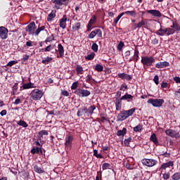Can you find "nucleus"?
Returning a JSON list of instances; mask_svg holds the SVG:
<instances>
[{
	"instance_id": "f257e3e1",
	"label": "nucleus",
	"mask_w": 180,
	"mask_h": 180,
	"mask_svg": "<svg viewBox=\"0 0 180 180\" xmlns=\"http://www.w3.org/2000/svg\"><path fill=\"white\" fill-rule=\"evenodd\" d=\"M96 109V106L95 105H91L89 108L84 105L82 108H79L77 115L79 117L81 116H86V117H90L94 115V110Z\"/></svg>"
},
{
	"instance_id": "f03ea898",
	"label": "nucleus",
	"mask_w": 180,
	"mask_h": 180,
	"mask_svg": "<svg viewBox=\"0 0 180 180\" xmlns=\"http://www.w3.org/2000/svg\"><path fill=\"white\" fill-rule=\"evenodd\" d=\"M134 112H136V108H132L128 110H123L117 115V120L119 122H123V120H126L130 116H133Z\"/></svg>"
},
{
	"instance_id": "7ed1b4c3",
	"label": "nucleus",
	"mask_w": 180,
	"mask_h": 180,
	"mask_svg": "<svg viewBox=\"0 0 180 180\" xmlns=\"http://www.w3.org/2000/svg\"><path fill=\"white\" fill-rule=\"evenodd\" d=\"M175 33V30L170 27H165L162 25H160V28L155 32V34L158 36H171Z\"/></svg>"
},
{
	"instance_id": "20e7f679",
	"label": "nucleus",
	"mask_w": 180,
	"mask_h": 180,
	"mask_svg": "<svg viewBox=\"0 0 180 180\" xmlns=\"http://www.w3.org/2000/svg\"><path fill=\"white\" fill-rule=\"evenodd\" d=\"M141 63L143 64V68H146V67H151L155 63V59L153 56H142Z\"/></svg>"
},
{
	"instance_id": "39448f33",
	"label": "nucleus",
	"mask_w": 180,
	"mask_h": 180,
	"mask_svg": "<svg viewBox=\"0 0 180 180\" xmlns=\"http://www.w3.org/2000/svg\"><path fill=\"white\" fill-rule=\"evenodd\" d=\"M43 95H44V94L41 90L35 89L31 91L30 98L32 101H40V99L43 98Z\"/></svg>"
},
{
	"instance_id": "423d86ee",
	"label": "nucleus",
	"mask_w": 180,
	"mask_h": 180,
	"mask_svg": "<svg viewBox=\"0 0 180 180\" xmlns=\"http://www.w3.org/2000/svg\"><path fill=\"white\" fill-rule=\"evenodd\" d=\"M148 103H150L154 108H161L164 104V99L162 98H150L148 100Z\"/></svg>"
},
{
	"instance_id": "0eeeda50",
	"label": "nucleus",
	"mask_w": 180,
	"mask_h": 180,
	"mask_svg": "<svg viewBox=\"0 0 180 180\" xmlns=\"http://www.w3.org/2000/svg\"><path fill=\"white\" fill-rule=\"evenodd\" d=\"M74 94H75V95H78L79 98H87V96L91 95V91L84 89H79L75 90Z\"/></svg>"
},
{
	"instance_id": "6e6552de",
	"label": "nucleus",
	"mask_w": 180,
	"mask_h": 180,
	"mask_svg": "<svg viewBox=\"0 0 180 180\" xmlns=\"http://www.w3.org/2000/svg\"><path fill=\"white\" fill-rule=\"evenodd\" d=\"M141 162L143 165H145V167H154L158 164V161H157L155 159H147L144 158L141 160Z\"/></svg>"
},
{
	"instance_id": "1a4fd4ad",
	"label": "nucleus",
	"mask_w": 180,
	"mask_h": 180,
	"mask_svg": "<svg viewBox=\"0 0 180 180\" xmlns=\"http://www.w3.org/2000/svg\"><path fill=\"white\" fill-rule=\"evenodd\" d=\"M171 167H174V161H169L166 163L162 164L159 171L161 172V174H162V172H167V169H170Z\"/></svg>"
},
{
	"instance_id": "9d476101",
	"label": "nucleus",
	"mask_w": 180,
	"mask_h": 180,
	"mask_svg": "<svg viewBox=\"0 0 180 180\" xmlns=\"http://www.w3.org/2000/svg\"><path fill=\"white\" fill-rule=\"evenodd\" d=\"M72 141H74V136L72 135H69L68 137H65V148H67V150H71V148H72Z\"/></svg>"
},
{
	"instance_id": "9b49d317",
	"label": "nucleus",
	"mask_w": 180,
	"mask_h": 180,
	"mask_svg": "<svg viewBox=\"0 0 180 180\" xmlns=\"http://www.w3.org/2000/svg\"><path fill=\"white\" fill-rule=\"evenodd\" d=\"M37 27L34 22H30L26 27L25 30L29 33V34L34 35V32L36 31Z\"/></svg>"
},
{
	"instance_id": "f8f14e48",
	"label": "nucleus",
	"mask_w": 180,
	"mask_h": 180,
	"mask_svg": "<svg viewBox=\"0 0 180 180\" xmlns=\"http://www.w3.org/2000/svg\"><path fill=\"white\" fill-rule=\"evenodd\" d=\"M165 134L167 136H169V137H172V139H179V133L176 132V131L169 129L165 131Z\"/></svg>"
},
{
	"instance_id": "ddd939ff",
	"label": "nucleus",
	"mask_w": 180,
	"mask_h": 180,
	"mask_svg": "<svg viewBox=\"0 0 180 180\" xmlns=\"http://www.w3.org/2000/svg\"><path fill=\"white\" fill-rule=\"evenodd\" d=\"M8 29L5 27H0V39L6 40L8 39Z\"/></svg>"
},
{
	"instance_id": "4468645a",
	"label": "nucleus",
	"mask_w": 180,
	"mask_h": 180,
	"mask_svg": "<svg viewBox=\"0 0 180 180\" xmlns=\"http://www.w3.org/2000/svg\"><path fill=\"white\" fill-rule=\"evenodd\" d=\"M57 53V58H64V46L61 44H58V50L56 49Z\"/></svg>"
},
{
	"instance_id": "2eb2a0df",
	"label": "nucleus",
	"mask_w": 180,
	"mask_h": 180,
	"mask_svg": "<svg viewBox=\"0 0 180 180\" xmlns=\"http://www.w3.org/2000/svg\"><path fill=\"white\" fill-rule=\"evenodd\" d=\"M67 20H70L67 18V15H64L63 18L59 20V25L61 29H65V27H67Z\"/></svg>"
},
{
	"instance_id": "dca6fc26",
	"label": "nucleus",
	"mask_w": 180,
	"mask_h": 180,
	"mask_svg": "<svg viewBox=\"0 0 180 180\" xmlns=\"http://www.w3.org/2000/svg\"><path fill=\"white\" fill-rule=\"evenodd\" d=\"M146 12L155 18H161L162 16V14L158 10H148Z\"/></svg>"
},
{
	"instance_id": "f3484780",
	"label": "nucleus",
	"mask_w": 180,
	"mask_h": 180,
	"mask_svg": "<svg viewBox=\"0 0 180 180\" xmlns=\"http://www.w3.org/2000/svg\"><path fill=\"white\" fill-rule=\"evenodd\" d=\"M117 75L118 78H120L121 79H126L127 81H131V79H133L132 75L126 74L124 72L119 73Z\"/></svg>"
},
{
	"instance_id": "a211bd4d",
	"label": "nucleus",
	"mask_w": 180,
	"mask_h": 180,
	"mask_svg": "<svg viewBox=\"0 0 180 180\" xmlns=\"http://www.w3.org/2000/svg\"><path fill=\"white\" fill-rule=\"evenodd\" d=\"M32 88H37L36 84L34 83L29 82L22 84L20 87V91H23L25 89H31Z\"/></svg>"
},
{
	"instance_id": "6ab92c4d",
	"label": "nucleus",
	"mask_w": 180,
	"mask_h": 180,
	"mask_svg": "<svg viewBox=\"0 0 180 180\" xmlns=\"http://www.w3.org/2000/svg\"><path fill=\"white\" fill-rule=\"evenodd\" d=\"M51 2L53 4L56 9H61V6H64L62 0H51Z\"/></svg>"
},
{
	"instance_id": "aec40b11",
	"label": "nucleus",
	"mask_w": 180,
	"mask_h": 180,
	"mask_svg": "<svg viewBox=\"0 0 180 180\" xmlns=\"http://www.w3.org/2000/svg\"><path fill=\"white\" fill-rule=\"evenodd\" d=\"M155 68H167V67H169V63L167 61L159 62L155 64Z\"/></svg>"
},
{
	"instance_id": "412c9836",
	"label": "nucleus",
	"mask_w": 180,
	"mask_h": 180,
	"mask_svg": "<svg viewBox=\"0 0 180 180\" xmlns=\"http://www.w3.org/2000/svg\"><path fill=\"white\" fill-rule=\"evenodd\" d=\"M134 98V96L131 94H129L126 93L125 95L122 96L121 98L122 101H127V102H133V98Z\"/></svg>"
},
{
	"instance_id": "4be33fe9",
	"label": "nucleus",
	"mask_w": 180,
	"mask_h": 180,
	"mask_svg": "<svg viewBox=\"0 0 180 180\" xmlns=\"http://www.w3.org/2000/svg\"><path fill=\"white\" fill-rule=\"evenodd\" d=\"M146 20H147L142 19L139 22L134 23V30H136V29H141V27L146 26Z\"/></svg>"
},
{
	"instance_id": "5701e85b",
	"label": "nucleus",
	"mask_w": 180,
	"mask_h": 180,
	"mask_svg": "<svg viewBox=\"0 0 180 180\" xmlns=\"http://www.w3.org/2000/svg\"><path fill=\"white\" fill-rule=\"evenodd\" d=\"M150 141L154 143L155 146H160V142H158V139L157 138V135L155 133L151 134Z\"/></svg>"
},
{
	"instance_id": "b1692460",
	"label": "nucleus",
	"mask_w": 180,
	"mask_h": 180,
	"mask_svg": "<svg viewBox=\"0 0 180 180\" xmlns=\"http://www.w3.org/2000/svg\"><path fill=\"white\" fill-rule=\"evenodd\" d=\"M34 171H35L37 174H44V172H46V171H44V169L43 167H40L37 165H36L34 167Z\"/></svg>"
},
{
	"instance_id": "393cba45",
	"label": "nucleus",
	"mask_w": 180,
	"mask_h": 180,
	"mask_svg": "<svg viewBox=\"0 0 180 180\" xmlns=\"http://www.w3.org/2000/svg\"><path fill=\"white\" fill-rule=\"evenodd\" d=\"M115 107L116 110H120L122 109V98H116Z\"/></svg>"
},
{
	"instance_id": "a878e982",
	"label": "nucleus",
	"mask_w": 180,
	"mask_h": 180,
	"mask_svg": "<svg viewBox=\"0 0 180 180\" xmlns=\"http://www.w3.org/2000/svg\"><path fill=\"white\" fill-rule=\"evenodd\" d=\"M44 136H49V131L44 129L39 131L37 135L39 140H41V137H43Z\"/></svg>"
},
{
	"instance_id": "bb28decb",
	"label": "nucleus",
	"mask_w": 180,
	"mask_h": 180,
	"mask_svg": "<svg viewBox=\"0 0 180 180\" xmlns=\"http://www.w3.org/2000/svg\"><path fill=\"white\" fill-rule=\"evenodd\" d=\"M124 15H128V16H131L132 18H136L137 16V13L136 11H127L124 12Z\"/></svg>"
},
{
	"instance_id": "cd10ccee",
	"label": "nucleus",
	"mask_w": 180,
	"mask_h": 180,
	"mask_svg": "<svg viewBox=\"0 0 180 180\" xmlns=\"http://www.w3.org/2000/svg\"><path fill=\"white\" fill-rule=\"evenodd\" d=\"M56 11H52L50 14L48 15L47 22H51L54 18H56Z\"/></svg>"
},
{
	"instance_id": "c85d7f7f",
	"label": "nucleus",
	"mask_w": 180,
	"mask_h": 180,
	"mask_svg": "<svg viewBox=\"0 0 180 180\" xmlns=\"http://www.w3.org/2000/svg\"><path fill=\"white\" fill-rule=\"evenodd\" d=\"M127 133V129L123 128L122 130H118L116 133L117 136L118 137H120V136H124V135Z\"/></svg>"
},
{
	"instance_id": "c756f323",
	"label": "nucleus",
	"mask_w": 180,
	"mask_h": 180,
	"mask_svg": "<svg viewBox=\"0 0 180 180\" xmlns=\"http://www.w3.org/2000/svg\"><path fill=\"white\" fill-rule=\"evenodd\" d=\"M94 82H95V79L92 78V75H87V76L86 77V82L92 85V84H94Z\"/></svg>"
},
{
	"instance_id": "7c9ffc66",
	"label": "nucleus",
	"mask_w": 180,
	"mask_h": 180,
	"mask_svg": "<svg viewBox=\"0 0 180 180\" xmlns=\"http://www.w3.org/2000/svg\"><path fill=\"white\" fill-rule=\"evenodd\" d=\"M73 32H77L81 29V22H76L72 27Z\"/></svg>"
},
{
	"instance_id": "2f4dec72",
	"label": "nucleus",
	"mask_w": 180,
	"mask_h": 180,
	"mask_svg": "<svg viewBox=\"0 0 180 180\" xmlns=\"http://www.w3.org/2000/svg\"><path fill=\"white\" fill-rule=\"evenodd\" d=\"M51 61H53V58L47 56L46 58H45V59L41 60V63L42 64L47 65V64H49V63H51Z\"/></svg>"
},
{
	"instance_id": "473e14b6",
	"label": "nucleus",
	"mask_w": 180,
	"mask_h": 180,
	"mask_svg": "<svg viewBox=\"0 0 180 180\" xmlns=\"http://www.w3.org/2000/svg\"><path fill=\"white\" fill-rule=\"evenodd\" d=\"M76 72L77 75L79 74H84V68H82V66H81V65H77Z\"/></svg>"
},
{
	"instance_id": "72a5a7b5",
	"label": "nucleus",
	"mask_w": 180,
	"mask_h": 180,
	"mask_svg": "<svg viewBox=\"0 0 180 180\" xmlns=\"http://www.w3.org/2000/svg\"><path fill=\"white\" fill-rule=\"evenodd\" d=\"M140 52L139 51L138 49H135L134 50V56L133 58V60H135V63H137V61H139V58H140Z\"/></svg>"
},
{
	"instance_id": "f704fd0d",
	"label": "nucleus",
	"mask_w": 180,
	"mask_h": 180,
	"mask_svg": "<svg viewBox=\"0 0 180 180\" xmlns=\"http://www.w3.org/2000/svg\"><path fill=\"white\" fill-rule=\"evenodd\" d=\"M17 124H18V126H22V127H29V124H27V122L22 120L17 122Z\"/></svg>"
},
{
	"instance_id": "c9c22d12",
	"label": "nucleus",
	"mask_w": 180,
	"mask_h": 180,
	"mask_svg": "<svg viewBox=\"0 0 180 180\" xmlns=\"http://www.w3.org/2000/svg\"><path fill=\"white\" fill-rule=\"evenodd\" d=\"M160 155H162L165 158H169L171 157V153H169L165 150H162L161 152H160Z\"/></svg>"
},
{
	"instance_id": "e433bc0d",
	"label": "nucleus",
	"mask_w": 180,
	"mask_h": 180,
	"mask_svg": "<svg viewBox=\"0 0 180 180\" xmlns=\"http://www.w3.org/2000/svg\"><path fill=\"white\" fill-rule=\"evenodd\" d=\"M170 29H176V30H180V26L176 21L172 22V25L170 26Z\"/></svg>"
},
{
	"instance_id": "4c0bfd02",
	"label": "nucleus",
	"mask_w": 180,
	"mask_h": 180,
	"mask_svg": "<svg viewBox=\"0 0 180 180\" xmlns=\"http://www.w3.org/2000/svg\"><path fill=\"white\" fill-rule=\"evenodd\" d=\"M94 70L98 72H102V71H103V66L101 64H97L96 65Z\"/></svg>"
},
{
	"instance_id": "58836bf2",
	"label": "nucleus",
	"mask_w": 180,
	"mask_h": 180,
	"mask_svg": "<svg viewBox=\"0 0 180 180\" xmlns=\"http://www.w3.org/2000/svg\"><path fill=\"white\" fill-rule=\"evenodd\" d=\"M112 165L109 163H103L102 165V169L105 171V169H111Z\"/></svg>"
},
{
	"instance_id": "ea45409f",
	"label": "nucleus",
	"mask_w": 180,
	"mask_h": 180,
	"mask_svg": "<svg viewBox=\"0 0 180 180\" xmlns=\"http://www.w3.org/2000/svg\"><path fill=\"white\" fill-rule=\"evenodd\" d=\"M162 178L163 179H165V180H168L169 179V178H171V173H169V172H162Z\"/></svg>"
},
{
	"instance_id": "a19ab883",
	"label": "nucleus",
	"mask_w": 180,
	"mask_h": 180,
	"mask_svg": "<svg viewBox=\"0 0 180 180\" xmlns=\"http://www.w3.org/2000/svg\"><path fill=\"white\" fill-rule=\"evenodd\" d=\"M124 15V12L121 13L116 18H115L113 23L115 25H117L119 20H120L122 16Z\"/></svg>"
},
{
	"instance_id": "79ce46f5",
	"label": "nucleus",
	"mask_w": 180,
	"mask_h": 180,
	"mask_svg": "<svg viewBox=\"0 0 180 180\" xmlns=\"http://www.w3.org/2000/svg\"><path fill=\"white\" fill-rule=\"evenodd\" d=\"M31 153H32L34 155V154H39L40 153V148H39V147L32 148L31 150Z\"/></svg>"
},
{
	"instance_id": "37998d69",
	"label": "nucleus",
	"mask_w": 180,
	"mask_h": 180,
	"mask_svg": "<svg viewBox=\"0 0 180 180\" xmlns=\"http://www.w3.org/2000/svg\"><path fill=\"white\" fill-rule=\"evenodd\" d=\"M172 180H180V172H175L172 176Z\"/></svg>"
},
{
	"instance_id": "c03bdc74",
	"label": "nucleus",
	"mask_w": 180,
	"mask_h": 180,
	"mask_svg": "<svg viewBox=\"0 0 180 180\" xmlns=\"http://www.w3.org/2000/svg\"><path fill=\"white\" fill-rule=\"evenodd\" d=\"M98 48H99V46H98L96 43L93 41V44L91 46V50H93V51H94V53H98Z\"/></svg>"
},
{
	"instance_id": "a18cd8bd",
	"label": "nucleus",
	"mask_w": 180,
	"mask_h": 180,
	"mask_svg": "<svg viewBox=\"0 0 180 180\" xmlns=\"http://www.w3.org/2000/svg\"><path fill=\"white\" fill-rule=\"evenodd\" d=\"M143 130V125L141 124H139L136 127H134V131L138 132L141 131Z\"/></svg>"
},
{
	"instance_id": "49530a36",
	"label": "nucleus",
	"mask_w": 180,
	"mask_h": 180,
	"mask_svg": "<svg viewBox=\"0 0 180 180\" xmlns=\"http://www.w3.org/2000/svg\"><path fill=\"white\" fill-rule=\"evenodd\" d=\"M94 58H95V53L94 52L85 56V60H94Z\"/></svg>"
},
{
	"instance_id": "de8ad7c7",
	"label": "nucleus",
	"mask_w": 180,
	"mask_h": 180,
	"mask_svg": "<svg viewBox=\"0 0 180 180\" xmlns=\"http://www.w3.org/2000/svg\"><path fill=\"white\" fill-rule=\"evenodd\" d=\"M124 46V42H123L122 41H120L119 44L117 46L118 51H122V50H123Z\"/></svg>"
},
{
	"instance_id": "09e8293b",
	"label": "nucleus",
	"mask_w": 180,
	"mask_h": 180,
	"mask_svg": "<svg viewBox=\"0 0 180 180\" xmlns=\"http://www.w3.org/2000/svg\"><path fill=\"white\" fill-rule=\"evenodd\" d=\"M131 137H129L128 139H126L124 141V144L127 146V147H129L130 146V143L131 142Z\"/></svg>"
},
{
	"instance_id": "8fccbe9b",
	"label": "nucleus",
	"mask_w": 180,
	"mask_h": 180,
	"mask_svg": "<svg viewBox=\"0 0 180 180\" xmlns=\"http://www.w3.org/2000/svg\"><path fill=\"white\" fill-rule=\"evenodd\" d=\"M93 153H94V156L96 157V158H103V155L101 154H98V150L94 149L93 150Z\"/></svg>"
},
{
	"instance_id": "3c124183",
	"label": "nucleus",
	"mask_w": 180,
	"mask_h": 180,
	"mask_svg": "<svg viewBox=\"0 0 180 180\" xmlns=\"http://www.w3.org/2000/svg\"><path fill=\"white\" fill-rule=\"evenodd\" d=\"M16 64H18V60H11L6 64V67H13V65H16Z\"/></svg>"
},
{
	"instance_id": "603ef678",
	"label": "nucleus",
	"mask_w": 180,
	"mask_h": 180,
	"mask_svg": "<svg viewBox=\"0 0 180 180\" xmlns=\"http://www.w3.org/2000/svg\"><path fill=\"white\" fill-rule=\"evenodd\" d=\"M32 46H33V41H32L31 40L26 41L25 44H24V47L25 49L29 47H32Z\"/></svg>"
},
{
	"instance_id": "864d4df0",
	"label": "nucleus",
	"mask_w": 180,
	"mask_h": 180,
	"mask_svg": "<svg viewBox=\"0 0 180 180\" xmlns=\"http://www.w3.org/2000/svg\"><path fill=\"white\" fill-rule=\"evenodd\" d=\"M96 22V16L94 15L89 21V25H93Z\"/></svg>"
},
{
	"instance_id": "5fc2aeb1",
	"label": "nucleus",
	"mask_w": 180,
	"mask_h": 180,
	"mask_svg": "<svg viewBox=\"0 0 180 180\" xmlns=\"http://www.w3.org/2000/svg\"><path fill=\"white\" fill-rule=\"evenodd\" d=\"M96 36V30L92 31L88 36L89 39H94Z\"/></svg>"
},
{
	"instance_id": "6e6d98bb",
	"label": "nucleus",
	"mask_w": 180,
	"mask_h": 180,
	"mask_svg": "<svg viewBox=\"0 0 180 180\" xmlns=\"http://www.w3.org/2000/svg\"><path fill=\"white\" fill-rule=\"evenodd\" d=\"M96 34H97L98 37L102 39V30H101V29H96Z\"/></svg>"
},
{
	"instance_id": "4d7b16f0",
	"label": "nucleus",
	"mask_w": 180,
	"mask_h": 180,
	"mask_svg": "<svg viewBox=\"0 0 180 180\" xmlns=\"http://www.w3.org/2000/svg\"><path fill=\"white\" fill-rule=\"evenodd\" d=\"M53 40L54 37L53 35H51L46 39L45 43H50V41H53Z\"/></svg>"
},
{
	"instance_id": "13d9d810",
	"label": "nucleus",
	"mask_w": 180,
	"mask_h": 180,
	"mask_svg": "<svg viewBox=\"0 0 180 180\" xmlns=\"http://www.w3.org/2000/svg\"><path fill=\"white\" fill-rule=\"evenodd\" d=\"M153 81L156 85L160 84V78L158 77V75L154 76Z\"/></svg>"
},
{
	"instance_id": "bf43d9fd",
	"label": "nucleus",
	"mask_w": 180,
	"mask_h": 180,
	"mask_svg": "<svg viewBox=\"0 0 180 180\" xmlns=\"http://www.w3.org/2000/svg\"><path fill=\"white\" fill-rule=\"evenodd\" d=\"M53 49H54V46L50 44L45 48V52L51 51V50H53Z\"/></svg>"
},
{
	"instance_id": "052dcab7",
	"label": "nucleus",
	"mask_w": 180,
	"mask_h": 180,
	"mask_svg": "<svg viewBox=\"0 0 180 180\" xmlns=\"http://www.w3.org/2000/svg\"><path fill=\"white\" fill-rule=\"evenodd\" d=\"M78 88V82H75L72 86H71V89L75 90Z\"/></svg>"
},
{
	"instance_id": "680f3d73",
	"label": "nucleus",
	"mask_w": 180,
	"mask_h": 180,
	"mask_svg": "<svg viewBox=\"0 0 180 180\" xmlns=\"http://www.w3.org/2000/svg\"><path fill=\"white\" fill-rule=\"evenodd\" d=\"M96 180H102V172H97Z\"/></svg>"
},
{
	"instance_id": "e2e57ef3",
	"label": "nucleus",
	"mask_w": 180,
	"mask_h": 180,
	"mask_svg": "<svg viewBox=\"0 0 180 180\" xmlns=\"http://www.w3.org/2000/svg\"><path fill=\"white\" fill-rule=\"evenodd\" d=\"M125 167L127 168V169H134V167L129 163H126Z\"/></svg>"
},
{
	"instance_id": "0e129e2a",
	"label": "nucleus",
	"mask_w": 180,
	"mask_h": 180,
	"mask_svg": "<svg viewBox=\"0 0 180 180\" xmlns=\"http://www.w3.org/2000/svg\"><path fill=\"white\" fill-rule=\"evenodd\" d=\"M61 95H63V96H70V93L67 90H63Z\"/></svg>"
},
{
	"instance_id": "69168bd1",
	"label": "nucleus",
	"mask_w": 180,
	"mask_h": 180,
	"mask_svg": "<svg viewBox=\"0 0 180 180\" xmlns=\"http://www.w3.org/2000/svg\"><path fill=\"white\" fill-rule=\"evenodd\" d=\"M126 89H127V85L122 84L120 88V91H126Z\"/></svg>"
},
{
	"instance_id": "338daca9",
	"label": "nucleus",
	"mask_w": 180,
	"mask_h": 180,
	"mask_svg": "<svg viewBox=\"0 0 180 180\" xmlns=\"http://www.w3.org/2000/svg\"><path fill=\"white\" fill-rule=\"evenodd\" d=\"M174 81L176 82V84H180V77H174Z\"/></svg>"
},
{
	"instance_id": "774afa93",
	"label": "nucleus",
	"mask_w": 180,
	"mask_h": 180,
	"mask_svg": "<svg viewBox=\"0 0 180 180\" xmlns=\"http://www.w3.org/2000/svg\"><path fill=\"white\" fill-rule=\"evenodd\" d=\"M151 43L154 46H156V44H158V39H157V38H155V39H152Z\"/></svg>"
}]
</instances>
